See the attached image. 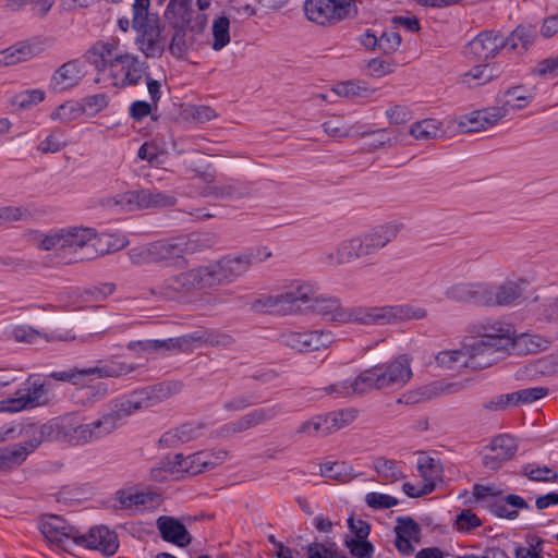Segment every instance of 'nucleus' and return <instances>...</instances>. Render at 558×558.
Here are the masks:
<instances>
[{"label": "nucleus", "mask_w": 558, "mask_h": 558, "mask_svg": "<svg viewBox=\"0 0 558 558\" xmlns=\"http://www.w3.org/2000/svg\"><path fill=\"white\" fill-rule=\"evenodd\" d=\"M314 282L294 281L289 289L269 298L274 306L286 314L313 312L337 324L388 325L420 320L427 316L424 307L410 304L345 307L337 296L319 294Z\"/></svg>", "instance_id": "nucleus-1"}, {"label": "nucleus", "mask_w": 558, "mask_h": 558, "mask_svg": "<svg viewBox=\"0 0 558 558\" xmlns=\"http://www.w3.org/2000/svg\"><path fill=\"white\" fill-rule=\"evenodd\" d=\"M478 332V337L464 345L465 367L477 371L487 368L515 345L514 330L509 324H482Z\"/></svg>", "instance_id": "nucleus-2"}, {"label": "nucleus", "mask_w": 558, "mask_h": 558, "mask_svg": "<svg viewBox=\"0 0 558 558\" xmlns=\"http://www.w3.org/2000/svg\"><path fill=\"white\" fill-rule=\"evenodd\" d=\"M173 393L174 389L171 384L160 383L133 391L128 397L116 400L109 412L93 421L98 440L116 430L122 421L135 411L154 407Z\"/></svg>", "instance_id": "nucleus-3"}, {"label": "nucleus", "mask_w": 558, "mask_h": 558, "mask_svg": "<svg viewBox=\"0 0 558 558\" xmlns=\"http://www.w3.org/2000/svg\"><path fill=\"white\" fill-rule=\"evenodd\" d=\"M150 0H134L132 28L138 33L136 44L147 58L160 57L165 51L157 15L149 13Z\"/></svg>", "instance_id": "nucleus-4"}, {"label": "nucleus", "mask_w": 558, "mask_h": 558, "mask_svg": "<svg viewBox=\"0 0 558 558\" xmlns=\"http://www.w3.org/2000/svg\"><path fill=\"white\" fill-rule=\"evenodd\" d=\"M472 496L480 507L500 519L514 520L519 517L517 509H530L524 498L514 494L505 495L504 490L495 485L474 484Z\"/></svg>", "instance_id": "nucleus-5"}, {"label": "nucleus", "mask_w": 558, "mask_h": 558, "mask_svg": "<svg viewBox=\"0 0 558 558\" xmlns=\"http://www.w3.org/2000/svg\"><path fill=\"white\" fill-rule=\"evenodd\" d=\"M303 9L307 20L318 25H335L359 14L357 5L350 0H306Z\"/></svg>", "instance_id": "nucleus-6"}, {"label": "nucleus", "mask_w": 558, "mask_h": 558, "mask_svg": "<svg viewBox=\"0 0 558 558\" xmlns=\"http://www.w3.org/2000/svg\"><path fill=\"white\" fill-rule=\"evenodd\" d=\"M277 341L298 353H310L328 349L335 342V336L325 329L286 330L278 336Z\"/></svg>", "instance_id": "nucleus-7"}, {"label": "nucleus", "mask_w": 558, "mask_h": 558, "mask_svg": "<svg viewBox=\"0 0 558 558\" xmlns=\"http://www.w3.org/2000/svg\"><path fill=\"white\" fill-rule=\"evenodd\" d=\"M39 530L44 537L52 545L69 550L77 546L83 539L82 532L70 524L64 518L57 514H45L40 519Z\"/></svg>", "instance_id": "nucleus-8"}, {"label": "nucleus", "mask_w": 558, "mask_h": 558, "mask_svg": "<svg viewBox=\"0 0 558 558\" xmlns=\"http://www.w3.org/2000/svg\"><path fill=\"white\" fill-rule=\"evenodd\" d=\"M385 373L378 367V364L364 369L354 378L330 385L326 388L327 393H336L340 397L363 396L368 391L384 390Z\"/></svg>", "instance_id": "nucleus-9"}, {"label": "nucleus", "mask_w": 558, "mask_h": 558, "mask_svg": "<svg viewBox=\"0 0 558 558\" xmlns=\"http://www.w3.org/2000/svg\"><path fill=\"white\" fill-rule=\"evenodd\" d=\"M61 233L63 251L77 252L78 250H87V259H93L98 254L104 255L110 252L109 248L98 247L101 240L92 228L72 227L61 229Z\"/></svg>", "instance_id": "nucleus-10"}, {"label": "nucleus", "mask_w": 558, "mask_h": 558, "mask_svg": "<svg viewBox=\"0 0 558 558\" xmlns=\"http://www.w3.org/2000/svg\"><path fill=\"white\" fill-rule=\"evenodd\" d=\"M133 368L122 363H111L104 366L86 367V368H69L64 371L51 372L47 377L64 383L78 385L86 376L95 375L99 378L120 377L129 374Z\"/></svg>", "instance_id": "nucleus-11"}, {"label": "nucleus", "mask_w": 558, "mask_h": 558, "mask_svg": "<svg viewBox=\"0 0 558 558\" xmlns=\"http://www.w3.org/2000/svg\"><path fill=\"white\" fill-rule=\"evenodd\" d=\"M399 228L393 223L377 226L369 232L353 236L357 259L371 256L396 239Z\"/></svg>", "instance_id": "nucleus-12"}, {"label": "nucleus", "mask_w": 558, "mask_h": 558, "mask_svg": "<svg viewBox=\"0 0 558 558\" xmlns=\"http://www.w3.org/2000/svg\"><path fill=\"white\" fill-rule=\"evenodd\" d=\"M505 48L504 36L494 31H483L464 47L469 59L488 60L495 58Z\"/></svg>", "instance_id": "nucleus-13"}, {"label": "nucleus", "mask_w": 558, "mask_h": 558, "mask_svg": "<svg viewBox=\"0 0 558 558\" xmlns=\"http://www.w3.org/2000/svg\"><path fill=\"white\" fill-rule=\"evenodd\" d=\"M87 71L82 59H72L60 65L50 78L49 88L60 93L80 85Z\"/></svg>", "instance_id": "nucleus-14"}, {"label": "nucleus", "mask_w": 558, "mask_h": 558, "mask_svg": "<svg viewBox=\"0 0 558 558\" xmlns=\"http://www.w3.org/2000/svg\"><path fill=\"white\" fill-rule=\"evenodd\" d=\"M52 426V420L43 424L35 422L20 423L21 437L24 438V440L16 444L22 447V450H24L28 457L43 442L56 440Z\"/></svg>", "instance_id": "nucleus-15"}, {"label": "nucleus", "mask_w": 558, "mask_h": 558, "mask_svg": "<svg viewBox=\"0 0 558 558\" xmlns=\"http://www.w3.org/2000/svg\"><path fill=\"white\" fill-rule=\"evenodd\" d=\"M85 542H80L78 547L99 550L102 555L113 556L119 548L118 535L107 526H93L87 533H82Z\"/></svg>", "instance_id": "nucleus-16"}, {"label": "nucleus", "mask_w": 558, "mask_h": 558, "mask_svg": "<svg viewBox=\"0 0 558 558\" xmlns=\"http://www.w3.org/2000/svg\"><path fill=\"white\" fill-rule=\"evenodd\" d=\"M448 300L461 303H470L478 306H486L489 302L487 284L481 282H459L445 291Z\"/></svg>", "instance_id": "nucleus-17"}, {"label": "nucleus", "mask_w": 558, "mask_h": 558, "mask_svg": "<svg viewBox=\"0 0 558 558\" xmlns=\"http://www.w3.org/2000/svg\"><path fill=\"white\" fill-rule=\"evenodd\" d=\"M507 105H510V99L506 100L502 106L472 111L463 117L460 126L468 128L466 132L486 130L506 117L508 113Z\"/></svg>", "instance_id": "nucleus-18"}, {"label": "nucleus", "mask_w": 558, "mask_h": 558, "mask_svg": "<svg viewBox=\"0 0 558 558\" xmlns=\"http://www.w3.org/2000/svg\"><path fill=\"white\" fill-rule=\"evenodd\" d=\"M156 526L160 537L178 547L189 546L193 538L184 523L178 518L170 515H160L156 521Z\"/></svg>", "instance_id": "nucleus-19"}, {"label": "nucleus", "mask_w": 558, "mask_h": 558, "mask_svg": "<svg viewBox=\"0 0 558 558\" xmlns=\"http://www.w3.org/2000/svg\"><path fill=\"white\" fill-rule=\"evenodd\" d=\"M385 373V389H393L404 386L412 377L410 359L407 354L399 355L389 363L378 364Z\"/></svg>", "instance_id": "nucleus-20"}, {"label": "nucleus", "mask_w": 558, "mask_h": 558, "mask_svg": "<svg viewBox=\"0 0 558 558\" xmlns=\"http://www.w3.org/2000/svg\"><path fill=\"white\" fill-rule=\"evenodd\" d=\"M53 434L56 440L65 441L72 446H82L83 441V423H80L75 416L65 415L52 418Z\"/></svg>", "instance_id": "nucleus-21"}, {"label": "nucleus", "mask_w": 558, "mask_h": 558, "mask_svg": "<svg viewBox=\"0 0 558 558\" xmlns=\"http://www.w3.org/2000/svg\"><path fill=\"white\" fill-rule=\"evenodd\" d=\"M149 250L153 264L184 265L186 263L181 254L179 238L149 243Z\"/></svg>", "instance_id": "nucleus-22"}, {"label": "nucleus", "mask_w": 558, "mask_h": 558, "mask_svg": "<svg viewBox=\"0 0 558 558\" xmlns=\"http://www.w3.org/2000/svg\"><path fill=\"white\" fill-rule=\"evenodd\" d=\"M194 280L192 270L181 272L165 279L154 293H158L163 299L173 300L180 294L195 290Z\"/></svg>", "instance_id": "nucleus-23"}, {"label": "nucleus", "mask_w": 558, "mask_h": 558, "mask_svg": "<svg viewBox=\"0 0 558 558\" xmlns=\"http://www.w3.org/2000/svg\"><path fill=\"white\" fill-rule=\"evenodd\" d=\"M524 282V280L520 282L507 281L496 289L487 284V294L490 300L486 303V306H507L514 303L524 292L522 287Z\"/></svg>", "instance_id": "nucleus-24"}, {"label": "nucleus", "mask_w": 558, "mask_h": 558, "mask_svg": "<svg viewBox=\"0 0 558 558\" xmlns=\"http://www.w3.org/2000/svg\"><path fill=\"white\" fill-rule=\"evenodd\" d=\"M537 36L538 32L535 25L520 24L508 37H504L505 48L522 54L534 45Z\"/></svg>", "instance_id": "nucleus-25"}, {"label": "nucleus", "mask_w": 558, "mask_h": 558, "mask_svg": "<svg viewBox=\"0 0 558 558\" xmlns=\"http://www.w3.org/2000/svg\"><path fill=\"white\" fill-rule=\"evenodd\" d=\"M41 52L37 43L24 40L0 51V64L14 65L25 62Z\"/></svg>", "instance_id": "nucleus-26"}, {"label": "nucleus", "mask_w": 558, "mask_h": 558, "mask_svg": "<svg viewBox=\"0 0 558 558\" xmlns=\"http://www.w3.org/2000/svg\"><path fill=\"white\" fill-rule=\"evenodd\" d=\"M191 270L192 276L195 279V290L213 288L228 283L219 260L206 266H199Z\"/></svg>", "instance_id": "nucleus-27"}, {"label": "nucleus", "mask_w": 558, "mask_h": 558, "mask_svg": "<svg viewBox=\"0 0 558 558\" xmlns=\"http://www.w3.org/2000/svg\"><path fill=\"white\" fill-rule=\"evenodd\" d=\"M121 64L126 70L122 86L138 85L143 73L148 69L146 62H140L136 56L129 53L118 54L110 61V66Z\"/></svg>", "instance_id": "nucleus-28"}, {"label": "nucleus", "mask_w": 558, "mask_h": 558, "mask_svg": "<svg viewBox=\"0 0 558 558\" xmlns=\"http://www.w3.org/2000/svg\"><path fill=\"white\" fill-rule=\"evenodd\" d=\"M191 23V16H182L180 22H177L173 26V35L169 44L170 53L177 58L182 59L189 49L193 45V37L186 39L187 25Z\"/></svg>", "instance_id": "nucleus-29"}, {"label": "nucleus", "mask_w": 558, "mask_h": 558, "mask_svg": "<svg viewBox=\"0 0 558 558\" xmlns=\"http://www.w3.org/2000/svg\"><path fill=\"white\" fill-rule=\"evenodd\" d=\"M160 495L154 492L132 493L126 489H119L116 493V500L119 502L120 509H132L136 506H147L158 504Z\"/></svg>", "instance_id": "nucleus-30"}, {"label": "nucleus", "mask_w": 558, "mask_h": 558, "mask_svg": "<svg viewBox=\"0 0 558 558\" xmlns=\"http://www.w3.org/2000/svg\"><path fill=\"white\" fill-rule=\"evenodd\" d=\"M108 393L107 385L97 383L89 386H81L72 393V401L76 405L88 408L102 400Z\"/></svg>", "instance_id": "nucleus-31"}, {"label": "nucleus", "mask_w": 558, "mask_h": 558, "mask_svg": "<svg viewBox=\"0 0 558 558\" xmlns=\"http://www.w3.org/2000/svg\"><path fill=\"white\" fill-rule=\"evenodd\" d=\"M216 244V238L211 233L192 232L187 235L179 236V245L182 256L184 254H194L210 248Z\"/></svg>", "instance_id": "nucleus-32"}, {"label": "nucleus", "mask_w": 558, "mask_h": 558, "mask_svg": "<svg viewBox=\"0 0 558 558\" xmlns=\"http://www.w3.org/2000/svg\"><path fill=\"white\" fill-rule=\"evenodd\" d=\"M177 204V197L157 190H140V209L171 207Z\"/></svg>", "instance_id": "nucleus-33"}, {"label": "nucleus", "mask_w": 558, "mask_h": 558, "mask_svg": "<svg viewBox=\"0 0 558 558\" xmlns=\"http://www.w3.org/2000/svg\"><path fill=\"white\" fill-rule=\"evenodd\" d=\"M20 390L22 396L25 398L28 409L48 403V399L46 397L47 389L45 384L38 379H35L33 376L28 377V379L24 383L23 388Z\"/></svg>", "instance_id": "nucleus-34"}, {"label": "nucleus", "mask_w": 558, "mask_h": 558, "mask_svg": "<svg viewBox=\"0 0 558 558\" xmlns=\"http://www.w3.org/2000/svg\"><path fill=\"white\" fill-rule=\"evenodd\" d=\"M213 195L227 201H239L252 195V186L241 181H231L227 184L213 187Z\"/></svg>", "instance_id": "nucleus-35"}, {"label": "nucleus", "mask_w": 558, "mask_h": 558, "mask_svg": "<svg viewBox=\"0 0 558 558\" xmlns=\"http://www.w3.org/2000/svg\"><path fill=\"white\" fill-rule=\"evenodd\" d=\"M26 452L17 444L0 448V472H9L27 460Z\"/></svg>", "instance_id": "nucleus-36"}, {"label": "nucleus", "mask_w": 558, "mask_h": 558, "mask_svg": "<svg viewBox=\"0 0 558 558\" xmlns=\"http://www.w3.org/2000/svg\"><path fill=\"white\" fill-rule=\"evenodd\" d=\"M219 262L228 283L235 281L248 270L240 254L223 256Z\"/></svg>", "instance_id": "nucleus-37"}, {"label": "nucleus", "mask_w": 558, "mask_h": 558, "mask_svg": "<svg viewBox=\"0 0 558 558\" xmlns=\"http://www.w3.org/2000/svg\"><path fill=\"white\" fill-rule=\"evenodd\" d=\"M329 434L351 424L357 417L355 409H342L325 414Z\"/></svg>", "instance_id": "nucleus-38"}, {"label": "nucleus", "mask_w": 558, "mask_h": 558, "mask_svg": "<svg viewBox=\"0 0 558 558\" xmlns=\"http://www.w3.org/2000/svg\"><path fill=\"white\" fill-rule=\"evenodd\" d=\"M489 449L496 454L499 453L501 459L509 461L514 457L518 450V441L510 435H499L492 440Z\"/></svg>", "instance_id": "nucleus-39"}, {"label": "nucleus", "mask_w": 558, "mask_h": 558, "mask_svg": "<svg viewBox=\"0 0 558 558\" xmlns=\"http://www.w3.org/2000/svg\"><path fill=\"white\" fill-rule=\"evenodd\" d=\"M417 470L423 480H441L444 469L438 459L422 454L417 459Z\"/></svg>", "instance_id": "nucleus-40"}, {"label": "nucleus", "mask_w": 558, "mask_h": 558, "mask_svg": "<svg viewBox=\"0 0 558 558\" xmlns=\"http://www.w3.org/2000/svg\"><path fill=\"white\" fill-rule=\"evenodd\" d=\"M213 36V49L215 51H220L230 43V21L227 16L222 15L214 21Z\"/></svg>", "instance_id": "nucleus-41"}, {"label": "nucleus", "mask_w": 558, "mask_h": 558, "mask_svg": "<svg viewBox=\"0 0 558 558\" xmlns=\"http://www.w3.org/2000/svg\"><path fill=\"white\" fill-rule=\"evenodd\" d=\"M335 92L342 97L347 98H354V97H362L366 98L369 97L374 89H371L366 86L365 83L360 81H347L341 82L337 84Z\"/></svg>", "instance_id": "nucleus-42"}, {"label": "nucleus", "mask_w": 558, "mask_h": 558, "mask_svg": "<svg viewBox=\"0 0 558 558\" xmlns=\"http://www.w3.org/2000/svg\"><path fill=\"white\" fill-rule=\"evenodd\" d=\"M84 113L81 101H68L57 107L50 118L52 120H60L61 122L69 123Z\"/></svg>", "instance_id": "nucleus-43"}, {"label": "nucleus", "mask_w": 558, "mask_h": 558, "mask_svg": "<svg viewBox=\"0 0 558 558\" xmlns=\"http://www.w3.org/2000/svg\"><path fill=\"white\" fill-rule=\"evenodd\" d=\"M196 454L184 457L182 453L174 454L173 459L167 458V462H163V469L174 472H191L196 474L202 472V469L193 470V464L197 463V460L194 459Z\"/></svg>", "instance_id": "nucleus-44"}, {"label": "nucleus", "mask_w": 558, "mask_h": 558, "mask_svg": "<svg viewBox=\"0 0 558 558\" xmlns=\"http://www.w3.org/2000/svg\"><path fill=\"white\" fill-rule=\"evenodd\" d=\"M374 468L378 475L387 482H397L404 477V474L398 469L395 461L383 457H379L374 461Z\"/></svg>", "instance_id": "nucleus-45"}, {"label": "nucleus", "mask_w": 558, "mask_h": 558, "mask_svg": "<svg viewBox=\"0 0 558 558\" xmlns=\"http://www.w3.org/2000/svg\"><path fill=\"white\" fill-rule=\"evenodd\" d=\"M344 546L349 549L350 554L356 558H372L374 555V545L368 538H353L345 537Z\"/></svg>", "instance_id": "nucleus-46"}, {"label": "nucleus", "mask_w": 558, "mask_h": 558, "mask_svg": "<svg viewBox=\"0 0 558 558\" xmlns=\"http://www.w3.org/2000/svg\"><path fill=\"white\" fill-rule=\"evenodd\" d=\"M464 359H466L465 350L442 351L436 356L437 364L448 369L465 367Z\"/></svg>", "instance_id": "nucleus-47"}, {"label": "nucleus", "mask_w": 558, "mask_h": 558, "mask_svg": "<svg viewBox=\"0 0 558 558\" xmlns=\"http://www.w3.org/2000/svg\"><path fill=\"white\" fill-rule=\"evenodd\" d=\"M298 434H305L308 436L328 435V426L325 415H316L311 420L302 423L298 430Z\"/></svg>", "instance_id": "nucleus-48"}, {"label": "nucleus", "mask_w": 558, "mask_h": 558, "mask_svg": "<svg viewBox=\"0 0 558 558\" xmlns=\"http://www.w3.org/2000/svg\"><path fill=\"white\" fill-rule=\"evenodd\" d=\"M201 343L222 349L230 348L235 342L234 338L231 335L214 330L201 331Z\"/></svg>", "instance_id": "nucleus-49"}, {"label": "nucleus", "mask_w": 558, "mask_h": 558, "mask_svg": "<svg viewBox=\"0 0 558 558\" xmlns=\"http://www.w3.org/2000/svg\"><path fill=\"white\" fill-rule=\"evenodd\" d=\"M45 99V92L41 89H27L14 96L13 104L21 109H29Z\"/></svg>", "instance_id": "nucleus-50"}, {"label": "nucleus", "mask_w": 558, "mask_h": 558, "mask_svg": "<svg viewBox=\"0 0 558 558\" xmlns=\"http://www.w3.org/2000/svg\"><path fill=\"white\" fill-rule=\"evenodd\" d=\"M320 472L329 480L347 482L350 478V472L344 462H326L320 465Z\"/></svg>", "instance_id": "nucleus-51"}, {"label": "nucleus", "mask_w": 558, "mask_h": 558, "mask_svg": "<svg viewBox=\"0 0 558 558\" xmlns=\"http://www.w3.org/2000/svg\"><path fill=\"white\" fill-rule=\"evenodd\" d=\"M81 102L84 113L94 117L108 106L109 97L107 94L100 93L87 96L81 99Z\"/></svg>", "instance_id": "nucleus-52"}, {"label": "nucleus", "mask_w": 558, "mask_h": 558, "mask_svg": "<svg viewBox=\"0 0 558 558\" xmlns=\"http://www.w3.org/2000/svg\"><path fill=\"white\" fill-rule=\"evenodd\" d=\"M398 532L400 535L417 542L421 526L411 517H400L397 519V525L395 526V533L398 534Z\"/></svg>", "instance_id": "nucleus-53"}, {"label": "nucleus", "mask_w": 558, "mask_h": 558, "mask_svg": "<svg viewBox=\"0 0 558 558\" xmlns=\"http://www.w3.org/2000/svg\"><path fill=\"white\" fill-rule=\"evenodd\" d=\"M478 515L470 509H463L457 514L454 526L460 532H470L482 526Z\"/></svg>", "instance_id": "nucleus-54"}, {"label": "nucleus", "mask_w": 558, "mask_h": 558, "mask_svg": "<svg viewBox=\"0 0 558 558\" xmlns=\"http://www.w3.org/2000/svg\"><path fill=\"white\" fill-rule=\"evenodd\" d=\"M401 41L402 38L398 32L386 31L378 37V49L385 54H392L399 49Z\"/></svg>", "instance_id": "nucleus-55"}, {"label": "nucleus", "mask_w": 558, "mask_h": 558, "mask_svg": "<svg viewBox=\"0 0 558 558\" xmlns=\"http://www.w3.org/2000/svg\"><path fill=\"white\" fill-rule=\"evenodd\" d=\"M393 132L390 129L375 130L368 133L372 137L369 146L374 149L383 148L385 146H393L398 143L397 135H392Z\"/></svg>", "instance_id": "nucleus-56"}, {"label": "nucleus", "mask_w": 558, "mask_h": 558, "mask_svg": "<svg viewBox=\"0 0 558 558\" xmlns=\"http://www.w3.org/2000/svg\"><path fill=\"white\" fill-rule=\"evenodd\" d=\"M410 134L416 140L435 138L438 134L433 120H423L411 125Z\"/></svg>", "instance_id": "nucleus-57"}, {"label": "nucleus", "mask_w": 558, "mask_h": 558, "mask_svg": "<svg viewBox=\"0 0 558 558\" xmlns=\"http://www.w3.org/2000/svg\"><path fill=\"white\" fill-rule=\"evenodd\" d=\"M107 205L110 207L112 205L120 206L125 210H133L135 208L140 209V190L120 194L117 197L109 199Z\"/></svg>", "instance_id": "nucleus-58"}, {"label": "nucleus", "mask_w": 558, "mask_h": 558, "mask_svg": "<svg viewBox=\"0 0 558 558\" xmlns=\"http://www.w3.org/2000/svg\"><path fill=\"white\" fill-rule=\"evenodd\" d=\"M365 502L372 509H389L397 506L399 500L390 495L372 492L366 494Z\"/></svg>", "instance_id": "nucleus-59"}, {"label": "nucleus", "mask_w": 558, "mask_h": 558, "mask_svg": "<svg viewBox=\"0 0 558 558\" xmlns=\"http://www.w3.org/2000/svg\"><path fill=\"white\" fill-rule=\"evenodd\" d=\"M524 474L531 480L535 482H557L558 473L548 466H538L532 469L531 465H527L524 469Z\"/></svg>", "instance_id": "nucleus-60"}, {"label": "nucleus", "mask_w": 558, "mask_h": 558, "mask_svg": "<svg viewBox=\"0 0 558 558\" xmlns=\"http://www.w3.org/2000/svg\"><path fill=\"white\" fill-rule=\"evenodd\" d=\"M532 73L541 77H556L558 76V58L549 57L541 60Z\"/></svg>", "instance_id": "nucleus-61"}, {"label": "nucleus", "mask_w": 558, "mask_h": 558, "mask_svg": "<svg viewBox=\"0 0 558 558\" xmlns=\"http://www.w3.org/2000/svg\"><path fill=\"white\" fill-rule=\"evenodd\" d=\"M205 425L202 423H184L177 427L181 444L189 442L202 436Z\"/></svg>", "instance_id": "nucleus-62"}, {"label": "nucleus", "mask_w": 558, "mask_h": 558, "mask_svg": "<svg viewBox=\"0 0 558 558\" xmlns=\"http://www.w3.org/2000/svg\"><path fill=\"white\" fill-rule=\"evenodd\" d=\"M536 313L539 320L547 323L558 322V299L544 302L537 307Z\"/></svg>", "instance_id": "nucleus-63"}, {"label": "nucleus", "mask_w": 558, "mask_h": 558, "mask_svg": "<svg viewBox=\"0 0 558 558\" xmlns=\"http://www.w3.org/2000/svg\"><path fill=\"white\" fill-rule=\"evenodd\" d=\"M307 558H347L344 555L338 557V553L326 547L325 544L314 542L307 546Z\"/></svg>", "instance_id": "nucleus-64"}]
</instances>
